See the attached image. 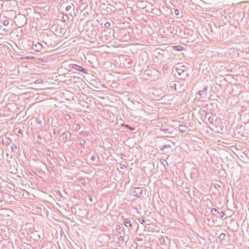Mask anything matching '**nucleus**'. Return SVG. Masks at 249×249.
Wrapping results in <instances>:
<instances>
[{
	"label": "nucleus",
	"mask_w": 249,
	"mask_h": 249,
	"mask_svg": "<svg viewBox=\"0 0 249 249\" xmlns=\"http://www.w3.org/2000/svg\"><path fill=\"white\" fill-rule=\"evenodd\" d=\"M110 26V22H107L105 23V26L106 27V28H108Z\"/></svg>",
	"instance_id": "3"
},
{
	"label": "nucleus",
	"mask_w": 249,
	"mask_h": 249,
	"mask_svg": "<svg viewBox=\"0 0 249 249\" xmlns=\"http://www.w3.org/2000/svg\"><path fill=\"white\" fill-rule=\"evenodd\" d=\"M71 68L75 70L82 71L85 73H87V70L84 69L83 67L79 66L77 65L73 64V65H72Z\"/></svg>",
	"instance_id": "1"
},
{
	"label": "nucleus",
	"mask_w": 249,
	"mask_h": 249,
	"mask_svg": "<svg viewBox=\"0 0 249 249\" xmlns=\"http://www.w3.org/2000/svg\"><path fill=\"white\" fill-rule=\"evenodd\" d=\"M224 215H225V213H224L223 212H222V213H221L220 216H221V217H223Z\"/></svg>",
	"instance_id": "6"
},
{
	"label": "nucleus",
	"mask_w": 249,
	"mask_h": 249,
	"mask_svg": "<svg viewBox=\"0 0 249 249\" xmlns=\"http://www.w3.org/2000/svg\"><path fill=\"white\" fill-rule=\"evenodd\" d=\"M175 13L176 15H178V14H179V12H178V10H176L175 11Z\"/></svg>",
	"instance_id": "5"
},
{
	"label": "nucleus",
	"mask_w": 249,
	"mask_h": 249,
	"mask_svg": "<svg viewBox=\"0 0 249 249\" xmlns=\"http://www.w3.org/2000/svg\"><path fill=\"white\" fill-rule=\"evenodd\" d=\"M217 212V210L216 209H213L212 210V213H214Z\"/></svg>",
	"instance_id": "4"
},
{
	"label": "nucleus",
	"mask_w": 249,
	"mask_h": 249,
	"mask_svg": "<svg viewBox=\"0 0 249 249\" xmlns=\"http://www.w3.org/2000/svg\"><path fill=\"white\" fill-rule=\"evenodd\" d=\"M173 48L175 51H182L184 50V48L183 47L179 46H174L173 47Z\"/></svg>",
	"instance_id": "2"
}]
</instances>
